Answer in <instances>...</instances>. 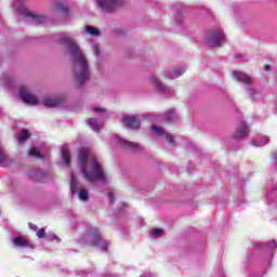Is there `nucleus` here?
I'll return each mask as SVG.
<instances>
[{
	"mask_svg": "<svg viewBox=\"0 0 277 277\" xmlns=\"http://www.w3.org/2000/svg\"><path fill=\"white\" fill-rule=\"evenodd\" d=\"M54 40L66 48V54L74 64V72L77 83L83 85L85 81H90V64L88 63L85 54H83V51L79 48V44L75 42L72 36L68 32H60L54 36Z\"/></svg>",
	"mask_w": 277,
	"mask_h": 277,
	"instance_id": "nucleus-1",
	"label": "nucleus"
},
{
	"mask_svg": "<svg viewBox=\"0 0 277 277\" xmlns=\"http://www.w3.org/2000/svg\"><path fill=\"white\" fill-rule=\"evenodd\" d=\"M90 157V150L85 147H81L78 154V166L82 176L89 183H107V173L103 169V166L96 160V158Z\"/></svg>",
	"mask_w": 277,
	"mask_h": 277,
	"instance_id": "nucleus-2",
	"label": "nucleus"
},
{
	"mask_svg": "<svg viewBox=\"0 0 277 277\" xmlns=\"http://www.w3.org/2000/svg\"><path fill=\"white\" fill-rule=\"evenodd\" d=\"M26 1L27 0L15 1L13 6L16 10L17 14H19V16H24L25 18H27V22L31 23L32 25H42L43 23H47V16L28 11L27 8L23 5V3H25Z\"/></svg>",
	"mask_w": 277,
	"mask_h": 277,
	"instance_id": "nucleus-3",
	"label": "nucleus"
},
{
	"mask_svg": "<svg viewBox=\"0 0 277 277\" xmlns=\"http://www.w3.org/2000/svg\"><path fill=\"white\" fill-rule=\"evenodd\" d=\"M81 241L82 243H89V246L98 248V250H103L104 252L109 248V241L103 239L98 229H91Z\"/></svg>",
	"mask_w": 277,
	"mask_h": 277,
	"instance_id": "nucleus-4",
	"label": "nucleus"
},
{
	"mask_svg": "<svg viewBox=\"0 0 277 277\" xmlns=\"http://www.w3.org/2000/svg\"><path fill=\"white\" fill-rule=\"evenodd\" d=\"M206 42L209 47H223L226 43V37L222 29L210 30L206 35Z\"/></svg>",
	"mask_w": 277,
	"mask_h": 277,
	"instance_id": "nucleus-5",
	"label": "nucleus"
},
{
	"mask_svg": "<svg viewBox=\"0 0 277 277\" xmlns=\"http://www.w3.org/2000/svg\"><path fill=\"white\" fill-rule=\"evenodd\" d=\"M93 111L95 113H100V118H90L87 121V124H89L90 129H92V131H95V133H98V131H101V129H103V120H105V118H107V110H105L104 108L101 107H94Z\"/></svg>",
	"mask_w": 277,
	"mask_h": 277,
	"instance_id": "nucleus-6",
	"label": "nucleus"
},
{
	"mask_svg": "<svg viewBox=\"0 0 277 277\" xmlns=\"http://www.w3.org/2000/svg\"><path fill=\"white\" fill-rule=\"evenodd\" d=\"M80 187H81V184L79 183V180H77L75 174L71 173V182H70L71 196H75V194H78L79 200H81L82 202H88L90 198V193L85 188H82L79 190Z\"/></svg>",
	"mask_w": 277,
	"mask_h": 277,
	"instance_id": "nucleus-7",
	"label": "nucleus"
},
{
	"mask_svg": "<svg viewBox=\"0 0 277 277\" xmlns=\"http://www.w3.org/2000/svg\"><path fill=\"white\" fill-rule=\"evenodd\" d=\"M18 96L26 105H38V97L31 93L29 87L22 85Z\"/></svg>",
	"mask_w": 277,
	"mask_h": 277,
	"instance_id": "nucleus-8",
	"label": "nucleus"
},
{
	"mask_svg": "<svg viewBox=\"0 0 277 277\" xmlns=\"http://www.w3.org/2000/svg\"><path fill=\"white\" fill-rule=\"evenodd\" d=\"M113 142L122 148H126V150H131L132 153H140V150H142V145L129 142L120 136H116Z\"/></svg>",
	"mask_w": 277,
	"mask_h": 277,
	"instance_id": "nucleus-9",
	"label": "nucleus"
},
{
	"mask_svg": "<svg viewBox=\"0 0 277 277\" xmlns=\"http://www.w3.org/2000/svg\"><path fill=\"white\" fill-rule=\"evenodd\" d=\"M11 241H12L14 248H30L31 250H34V248H36V246L34 243H31L29 241V239H27V237H25L21 234H16L15 236H13Z\"/></svg>",
	"mask_w": 277,
	"mask_h": 277,
	"instance_id": "nucleus-10",
	"label": "nucleus"
},
{
	"mask_svg": "<svg viewBox=\"0 0 277 277\" xmlns=\"http://www.w3.org/2000/svg\"><path fill=\"white\" fill-rule=\"evenodd\" d=\"M149 81L154 85L155 90H157V92H160V94H168L169 96H172L174 94V89L166 87V84L159 81V78L150 77Z\"/></svg>",
	"mask_w": 277,
	"mask_h": 277,
	"instance_id": "nucleus-11",
	"label": "nucleus"
},
{
	"mask_svg": "<svg viewBox=\"0 0 277 277\" xmlns=\"http://www.w3.org/2000/svg\"><path fill=\"white\" fill-rule=\"evenodd\" d=\"M97 5L103 12H114L118 5H122V0H97Z\"/></svg>",
	"mask_w": 277,
	"mask_h": 277,
	"instance_id": "nucleus-12",
	"label": "nucleus"
},
{
	"mask_svg": "<svg viewBox=\"0 0 277 277\" xmlns=\"http://www.w3.org/2000/svg\"><path fill=\"white\" fill-rule=\"evenodd\" d=\"M151 133H154V135H158L159 137H164L170 146H176V143L174 142V136H172V134L168 132H164L163 128L158 126H151Z\"/></svg>",
	"mask_w": 277,
	"mask_h": 277,
	"instance_id": "nucleus-13",
	"label": "nucleus"
},
{
	"mask_svg": "<svg viewBox=\"0 0 277 277\" xmlns=\"http://www.w3.org/2000/svg\"><path fill=\"white\" fill-rule=\"evenodd\" d=\"M124 127L128 129H140V116H126L122 119Z\"/></svg>",
	"mask_w": 277,
	"mask_h": 277,
	"instance_id": "nucleus-14",
	"label": "nucleus"
},
{
	"mask_svg": "<svg viewBox=\"0 0 277 277\" xmlns=\"http://www.w3.org/2000/svg\"><path fill=\"white\" fill-rule=\"evenodd\" d=\"M44 107H60L62 103H64V98L62 97H43L42 101Z\"/></svg>",
	"mask_w": 277,
	"mask_h": 277,
	"instance_id": "nucleus-15",
	"label": "nucleus"
},
{
	"mask_svg": "<svg viewBox=\"0 0 277 277\" xmlns=\"http://www.w3.org/2000/svg\"><path fill=\"white\" fill-rule=\"evenodd\" d=\"M28 176L31 179V181L43 182L44 179H47V172H44L42 169H36L31 170L28 173Z\"/></svg>",
	"mask_w": 277,
	"mask_h": 277,
	"instance_id": "nucleus-16",
	"label": "nucleus"
},
{
	"mask_svg": "<svg viewBox=\"0 0 277 277\" xmlns=\"http://www.w3.org/2000/svg\"><path fill=\"white\" fill-rule=\"evenodd\" d=\"M233 77L234 79H236V81H238L239 83H243L245 85H250V83H252L250 76L246 75L242 71H234Z\"/></svg>",
	"mask_w": 277,
	"mask_h": 277,
	"instance_id": "nucleus-17",
	"label": "nucleus"
},
{
	"mask_svg": "<svg viewBox=\"0 0 277 277\" xmlns=\"http://www.w3.org/2000/svg\"><path fill=\"white\" fill-rule=\"evenodd\" d=\"M249 133H250V130L248 129V126L246 124V122L241 121L236 129L235 137L237 138L248 137Z\"/></svg>",
	"mask_w": 277,
	"mask_h": 277,
	"instance_id": "nucleus-18",
	"label": "nucleus"
},
{
	"mask_svg": "<svg viewBox=\"0 0 277 277\" xmlns=\"http://www.w3.org/2000/svg\"><path fill=\"white\" fill-rule=\"evenodd\" d=\"M183 72H185V67H176L173 69L172 72H164V77H168L169 79H179V77H181Z\"/></svg>",
	"mask_w": 277,
	"mask_h": 277,
	"instance_id": "nucleus-19",
	"label": "nucleus"
},
{
	"mask_svg": "<svg viewBox=\"0 0 277 277\" xmlns=\"http://www.w3.org/2000/svg\"><path fill=\"white\" fill-rule=\"evenodd\" d=\"M61 156L65 166H70V151L67 145H64L61 149Z\"/></svg>",
	"mask_w": 277,
	"mask_h": 277,
	"instance_id": "nucleus-20",
	"label": "nucleus"
},
{
	"mask_svg": "<svg viewBox=\"0 0 277 277\" xmlns=\"http://www.w3.org/2000/svg\"><path fill=\"white\" fill-rule=\"evenodd\" d=\"M12 84V77L8 74H3L0 78V85H3L4 88H10Z\"/></svg>",
	"mask_w": 277,
	"mask_h": 277,
	"instance_id": "nucleus-21",
	"label": "nucleus"
},
{
	"mask_svg": "<svg viewBox=\"0 0 277 277\" xmlns=\"http://www.w3.org/2000/svg\"><path fill=\"white\" fill-rule=\"evenodd\" d=\"M269 144V136H262L260 141H252V146L261 147Z\"/></svg>",
	"mask_w": 277,
	"mask_h": 277,
	"instance_id": "nucleus-22",
	"label": "nucleus"
},
{
	"mask_svg": "<svg viewBox=\"0 0 277 277\" xmlns=\"http://www.w3.org/2000/svg\"><path fill=\"white\" fill-rule=\"evenodd\" d=\"M29 157H34L35 159H44V155L40 153V149L34 147L28 153Z\"/></svg>",
	"mask_w": 277,
	"mask_h": 277,
	"instance_id": "nucleus-23",
	"label": "nucleus"
},
{
	"mask_svg": "<svg viewBox=\"0 0 277 277\" xmlns=\"http://www.w3.org/2000/svg\"><path fill=\"white\" fill-rule=\"evenodd\" d=\"M29 137H31V133L28 130H22L17 137V142H26Z\"/></svg>",
	"mask_w": 277,
	"mask_h": 277,
	"instance_id": "nucleus-24",
	"label": "nucleus"
},
{
	"mask_svg": "<svg viewBox=\"0 0 277 277\" xmlns=\"http://www.w3.org/2000/svg\"><path fill=\"white\" fill-rule=\"evenodd\" d=\"M84 30L89 36H101V30H98V28H94L93 26H85Z\"/></svg>",
	"mask_w": 277,
	"mask_h": 277,
	"instance_id": "nucleus-25",
	"label": "nucleus"
},
{
	"mask_svg": "<svg viewBox=\"0 0 277 277\" xmlns=\"http://www.w3.org/2000/svg\"><path fill=\"white\" fill-rule=\"evenodd\" d=\"M56 12H61L64 16H68V5L64 3L56 4Z\"/></svg>",
	"mask_w": 277,
	"mask_h": 277,
	"instance_id": "nucleus-26",
	"label": "nucleus"
},
{
	"mask_svg": "<svg viewBox=\"0 0 277 277\" xmlns=\"http://www.w3.org/2000/svg\"><path fill=\"white\" fill-rule=\"evenodd\" d=\"M149 235L154 239H157V237H161L163 235V229H161V228H154V229L150 230Z\"/></svg>",
	"mask_w": 277,
	"mask_h": 277,
	"instance_id": "nucleus-27",
	"label": "nucleus"
},
{
	"mask_svg": "<svg viewBox=\"0 0 277 277\" xmlns=\"http://www.w3.org/2000/svg\"><path fill=\"white\" fill-rule=\"evenodd\" d=\"M174 116H176L175 109H170L164 115V120H174Z\"/></svg>",
	"mask_w": 277,
	"mask_h": 277,
	"instance_id": "nucleus-28",
	"label": "nucleus"
},
{
	"mask_svg": "<svg viewBox=\"0 0 277 277\" xmlns=\"http://www.w3.org/2000/svg\"><path fill=\"white\" fill-rule=\"evenodd\" d=\"M262 246H264V248H268V250H274V248H277V242L276 240L271 242H262Z\"/></svg>",
	"mask_w": 277,
	"mask_h": 277,
	"instance_id": "nucleus-29",
	"label": "nucleus"
},
{
	"mask_svg": "<svg viewBox=\"0 0 277 277\" xmlns=\"http://www.w3.org/2000/svg\"><path fill=\"white\" fill-rule=\"evenodd\" d=\"M47 239H48V241H55V239H56V241H57L58 243H60V241H62V240L60 239V237H57V235H55L54 233H48Z\"/></svg>",
	"mask_w": 277,
	"mask_h": 277,
	"instance_id": "nucleus-30",
	"label": "nucleus"
},
{
	"mask_svg": "<svg viewBox=\"0 0 277 277\" xmlns=\"http://www.w3.org/2000/svg\"><path fill=\"white\" fill-rule=\"evenodd\" d=\"M8 155L5 154V149L0 146V166H3V161H5V158Z\"/></svg>",
	"mask_w": 277,
	"mask_h": 277,
	"instance_id": "nucleus-31",
	"label": "nucleus"
},
{
	"mask_svg": "<svg viewBox=\"0 0 277 277\" xmlns=\"http://www.w3.org/2000/svg\"><path fill=\"white\" fill-rule=\"evenodd\" d=\"M247 92H248V95L250 96L251 101H256V98H254V96L256 95V91H254V89L248 88Z\"/></svg>",
	"mask_w": 277,
	"mask_h": 277,
	"instance_id": "nucleus-32",
	"label": "nucleus"
},
{
	"mask_svg": "<svg viewBox=\"0 0 277 277\" xmlns=\"http://www.w3.org/2000/svg\"><path fill=\"white\" fill-rule=\"evenodd\" d=\"M93 52L95 57H101V47H98V44L93 45Z\"/></svg>",
	"mask_w": 277,
	"mask_h": 277,
	"instance_id": "nucleus-33",
	"label": "nucleus"
},
{
	"mask_svg": "<svg viewBox=\"0 0 277 277\" xmlns=\"http://www.w3.org/2000/svg\"><path fill=\"white\" fill-rule=\"evenodd\" d=\"M37 237L39 239H42L44 237H47V232L44 230V228H40L38 232H37Z\"/></svg>",
	"mask_w": 277,
	"mask_h": 277,
	"instance_id": "nucleus-34",
	"label": "nucleus"
},
{
	"mask_svg": "<svg viewBox=\"0 0 277 277\" xmlns=\"http://www.w3.org/2000/svg\"><path fill=\"white\" fill-rule=\"evenodd\" d=\"M108 198L111 205H114V202H116V198L114 197V193H109L108 194Z\"/></svg>",
	"mask_w": 277,
	"mask_h": 277,
	"instance_id": "nucleus-35",
	"label": "nucleus"
},
{
	"mask_svg": "<svg viewBox=\"0 0 277 277\" xmlns=\"http://www.w3.org/2000/svg\"><path fill=\"white\" fill-rule=\"evenodd\" d=\"M28 226L30 230H38V226H36V224L29 223Z\"/></svg>",
	"mask_w": 277,
	"mask_h": 277,
	"instance_id": "nucleus-36",
	"label": "nucleus"
},
{
	"mask_svg": "<svg viewBox=\"0 0 277 277\" xmlns=\"http://www.w3.org/2000/svg\"><path fill=\"white\" fill-rule=\"evenodd\" d=\"M271 68H272V66L266 65V66L264 67V70H265L266 72H269Z\"/></svg>",
	"mask_w": 277,
	"mask_h": 277,
	"instance_id": "nucleus-37",
	"label": "nucleus"
},
{
	"mask_svg": "<svg viewBox=\"0 0 277 277\" xmlns=\"http://www.w3.org/2000/svg\"><path fill=\"white\" fill-rule=\"evenodd\" d=\"M273 159L275 162H277V151L273 153Z\"/></svg>",
	"mask_w": 277,
	"mask_h": 277,
	"instance_id": "nucleus-38",
	"label": "nucleus"
},
{
	"mask_svg": "<svg viewBox=\"0 0 277 277\" xmlns=\"http://www.w3.org/2000/svg\"><path fill=\"white\" fill-rule=\"evenodd\" d=\"M88 274L85 272H80V276H87Z\"/></svg>",
	"mask_w": 277,
	"mask_h": 277,
	"instance_id": "nucleus-39",
	"label": "nucleus"
},
{
	"mask_svg": "<svg viewBox=\"0 0 277 277\" xmlns=\"http://www.w3.org/2000/svg\"><path fill=\"white\" fill-rule=\"evenodd\" d=\"M239 57H243V55L237 54V55H236V60L239 58Z\"/></svg>",
	"mask_w": 277,
	"mask_h": 277,
	"instance_id": "nucleus-40",
	"label": "nucleus"
},
{
	"mask_svg": "<svg viewBox=\"0 0 277 277\" xmlns=\"http://www.w3.org/2000/svg\"><path fill=\"white\" fill-rule=\"evenodd\" d=\"M250 277H263L261 275H251Z\"/></svg>",
	"mask_w": 277,
	"mask_h": 277,
	"instance_id": "nucleus-41",
	"label": "nucleus"
}]
</instances>
